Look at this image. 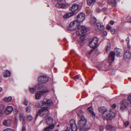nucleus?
Returning a JSON list of instances; mask_svg holds the SVG:
<instances>
[{
  "instance_id": "412c9836",
  "label": "nucleus",
  "mask_w": 131,
  "mask_h": 131,
  "mask_svg": "<svg viewBox=\"0 0 131 131\" xmlns=\"http://www.w3.org/2000/svg\"><path fill=\"white\" fill-rule=\"evenodd\" d=\"M122 51V50L119 49H116V55L118 57H120L122 56V54L121 53Z\"/></svg>"
},
{
  "instance_id": "ea45409f",
  "label": "nucleus",
  "mask_w": 131,
  "mask_h": 131,
  "mask_svg": "<svg viewBox=\"0 0 131 131\" xmlns=\"http://www.w3.org/2000/svg\"><path fill=\"white\" fill-rule=\"evenodd\" d=\"M88 111L89 112H93V110L92 107L91 106L88 108Z\"/></svg>"
},
{
  "instance_id": "72a5a7b5",
  "label": "nucleus",
  "mask_w": 131,
  "mask_h": 131,
  "mask_svg": "<svg viewBox=\"0 0 131 131\" xmlns=\"http://www.w3.org/2000/svg\"><path fill=\"white\" fill-rule=\"evenodd\" d=\"M126 41L127 43L128 48L129 49L130 48V46L129 44V37H127V38Z\"/></svg>"
},
{
  "instance_id": "bf43d9fd",
  "label": "nucleus",
  "mask_w": 131,
  "mask_h": 131,
  "mask_svg": "<svg viewBox=\"0 0 131 131\" xmlns=\"http://www.w3.org/2000/svg\"><path fill=\"white\" fill-rule=\"evenodd\" d=\"M92 113V114L94 116V117H95V114L93 112H91Z\"/></svg>"
},
{
  "instance_id": "de8ad7c7",
  "label": "nucleus",
  "mask_w": 131,
  "mask_h": 131,
  "mask_svg": "<svg viewBox=\"0 0 131 131\" xmlns=\"http://www.w3.org/2000/svg\"><path fill=\"white\" fill-rule=\"evenodd\" d=\"M93 49H91L90 51H88V53L89 54H90L91 53H92L93 51Z\"/></svg>"
},
{
  "instance_id": "dca6fc26",
  "label": "nucleus",
  "mask_w": 131,
  "mask_h": 131,
  "mask_svg": "<svg viewBox=\"0 0 131 131\" xmlns=\"http://www.w3.org/2000/svg\"><path fill=\"white\" fill-rule=\"evenodd\" d=\"M3 124L4 125L7 127L10 126L11 125V122L9 119L4 120L3 121Z\"/></svg>"
},
{
  "instance_id": "c85d7f7f",
  "label": "nucleus",
  "mask_w": 131,
  "mask_h": 131,
  "mask_svg": "<svg viewBox=\"0 0 131 131\" xmlns=\"http://www.w3.org/2000/svg\"><path fill=\"white\" fill-rule=\"evenodd\" d=\"M12 97L9 96L7 97L4 98L3 100L4 101L7 102H10L12 100Z\"/></svg>"
},
{
  "instance_id": "37998d69",
  "label": "nucleus",
  "mask_w": 131,
  "mask_h": 131,
  "mask_svg": "<svg viewBox=\"0 0 131 131\" xmlns=\"http://www.w3.org/2000/svg\"><path fill=\"white\" fill-rule=\"evenodd\" d=\"M129 123L128 121H126L124 123V125L125 127L127 126L129 124Z\"/></svg>"
},
{
  "instance_id": "79ce46f5",
  "label": "nucleus",
  "mask_w": 131,
  "mask_h": 131,
  "mask_svg": "<svg viewBox=\"0 0 131 131\" xmlns=\"http://www.w3.org/2000/svg\"><path fill=\"white\" fill-rule=\"evenodd\" d=\"M107 34V33L106 31H103L102 33V35L103 36H106Z\"/></svg>"
},
{
  "instance_id": "4d7b16f0",
  "label": "nucleus",
  "mask_w": 131,
  "mask_h": 131,
  "mask_svg": "<svg viewBox=\"0 0 131 131\" xmlns=\"http://www.w3.org/2000/svg\"><path fill=\"white\" fill-rule=\"evenodd\" d=\"M114 23V21H112L110 22V24L111 25H113Z\"/></svg>"
},
{
  "instance_id": "f8f14e48",
  "label": "nucleus",
  "mask_w": 131,
  "mask_h": 131,
  "mask_svg": "<svg viewBox=\"0 0 131 131\" xmlns=\"http://www.w3.org/2000/svg\"><path fill=\"white\" fill-rule=\"evenodd\" d=\"M124 57L125 59H129L131 57V52L129 50H127L125 53L124 55Z\"/></svg>"
},
{
  "instance_id": "9b49d317",
  "label": "nucleus",
  "mask_w": 131,
  "mask_h": 131,
  "mask_svg": "<svg viewBox=\"0 0 131 131\" xmlns=\"http://www.w3.org/2000/svg\"><path fill=\"white\" fill-rule=\"evenodd\" d=\"M115 54V52L113 51H111L110 52L108 57V59L109 60L114 61Z\"/></svg>"
},
{
  "instance_id": "09e8293b",
  "label": "nucleus",
  "mask_w": 131,
  "mask_h": 131,
  "mask_svg": "<svg viewBox=\"0 0 131 131\" xmlns=\"http://www.w3.org/2000/svg\"><path fill=\"white\" fill-rule=\"evenodd\" d=\"M70 130V128L68 127L67 128L64 130H62L61 131H69Z\"/></svg>"
},
{
  "instance_id": "2eb2a0df",
  "label": "nucleus",
  "mask_w": 131,
  "mask_h": 131,
  "mask_svg": "<svg viewBox=\"0 0 131 131\" xmlns=\"http://www.w3.org/2000/svg\"><path fill=\"white\" fill-rule=\"evenodd\" d=\"M99 112L103 114L105 113L107 111V109L105 107H99Z\"/></svg>"
},
{
  "instance_id": "bb28decb",
  "label": "nucleus",
  "mask_w": 131,
  "mask_h": 131,
  "mask_svg": "<svg viewBox=\"0 0 131 131\" xmlns=\"http://www.w3.org/2000/svg\"><path fill=\"white\" fill-rule=\"evenodd\" d=\"M43 86L39 84H38L35 86V88L36 90H41Z\"/></svg>"
},
{
  "instance_id": "c756f323",
  "label": "nucleus",
  "mask_w": 131,
  "mask_h": 131,
  "mask_svg": "<svg viewBox=\"0 0 131 131\" xmlns=\"http://www.w3.org/2000/svg\"><path fill=\"white\" fill-rule=\"evenodd\" d=\"M126 105L124 103H122L121 106V109L122 110L126 109Z\"/></svg>"
},
{
  "instance_id": "9d476101",
  "label": "nucleus",
  "mask_w": 131,
  "mask_h": 131,
  "mask_svg": "<svg viewBox=\"0 0 131 131\" xmlns=\"http://www.w3.org/2000/svg\"><path fill=\"white\" fill-rule=\"evenodd\" d=\"M42 90L39 91L41 95H43L45 94L48 93L50 91V90L48 88L46 87L43 86Z\"/></svg>"
},
{
  "instance_id": "2f4dec72",
  "label": "nucleus",
  "mask_w": 131,
  "mask_h": 131,
  "mask_svg": "<svg viewBox=\"0 0 131 131\" xmlns=\"http://www.w3.org/2000/svg\"><path fill=\"white\" fill-rule=\"evenodd\" d=\"M92 40L93 41V42L97 44L99 41V39L97 37H95Z\"/></svg>"
},
{
  "instance_id": "c03bdc74",
  "label": "nucleus",
  "mask_w": 131,
  "mask_h": 131,
  "mask_svg": "<svg viewBox=\"0 0 131 131\" xmlns=\"http://www.w3.org/2000/svg\"><path fill=\"white\" fill-rule=\"evenodd\" d=\"M128 100L131 104V95L129 96L128 97Z\"/></svg>"
},
{
  "instance_id": "393cba45",
  "label": "nucleus",
  "mask_w": 131,
  "mask_h": 131,
  "mask_svg": "<svg viewBox=\"0 0 131 131\" xmlns=\"http://www.w3.org/2000/svg\"><path fill=\"white\" fill-rule=\"evenodd\" d=\"M96 1V0H87V2L88 5H91L92 4H94Z\"/></svg>"
},
{
  "instance_id": "f257e3e1",
  "label": "nucleus",
  "mask_w": 131,
  "mask_h": 131,
  "mask_svg": "<svg viewBox=\"0 0 131 131\" xmlns=\"http://www.w3.org/2000/svg\"><path fill=\"white\" fill-rule=\"evenodd\" d=\"M42 105L41 106L42 107L40 110L37 113L36 118L39 115L43 118H45L50 113V111L47 107H42V106L47 105L49 106H52L53 105V103L52 101L50 99H46L42 101Z\"/></svg>"
},
{
  "instance_id": "e433bc0d",
  "label": "nucleus",
  "mask_w": 131,
  "mask_h": 131,
  "mask_svg": "<svg viewBox=\"0 0 131 131\" xmlns=\"http://www.w3.org/2000/svg\"><path fill=\"white\" fill-rule=\"evenodd\" d=\"M92 22L93 23V24L95 25H96V22L97 21V20L96 18L94 17H93L92 18Z\"/></svg>"
},
{
  "instance_id": "49530a36",
  "label": "nucleus",
  "mask_w": 131,
  "mask_h": 131,
  "mask_svg": "<svg viewBox=\"0 0 131 131\" xmlns=\"http://www.w3.org/2000/svg\"><path fill=\"white\" fill-rule=\"evenodd\" d=\"M26 130L25 127L23 126L22 127V131H25Z\"/></svg>"
},
{
  "instance_id": "4be33fe9",
  "label": "nucleus",
  "mask_w": 131,
  "mask_h": 131,
  "mask_svg": "<svg viewBox=\"0 0 131 131\" xmlns=\"http://www.w3.org/2000/svg\"><path fill=\"white\" fill-rule=\"evenodd\" d=\"M97 28L100 30H103L104 29V27L103 25H101L99 23H97L96 24Z\"/></svg>"
},
{
  "instance_id": "052dcab7",
  "label": "nucleus",
  "mask_w": 131,
  "mask_h": 131,
  "mask_svg": "<svg viewBox=\"0 0 131 131\" xmlns=\"http://www.w3.org/2000/svg\"><path fill=\"white\" fill-rule=\"evenodd\" d=\"M107 8H104L102 9V10H105Z\"/></svg>"
},
{
  "instance_id": "6e6d98bb",
  "label": "nucleus",
  "mask_w": 131,
  "mask_h": 131,
  "mask_svg": "<svg viewBox=\"0 0 131 131\" xmlns=\"http://www.w3.org/2000/svg\"><path fill=\"white\" fill-rule=\"evenodd\" d=\"M110 47L109 46H107L106 48V51H108Z\"/></svg>"
},
{
  "instance_id": "58836bf2",
  "label": "nucleus",
  "mask_w": 131,
  "mask_h": 131,
  "mask_svg": "<svg viewBox=\"0 0 131 131\" xmlns=\"http://www.w3.org/2000/svg\"><path fill=\"white\" fill-rule=\"evenodd\" d=\"M3 131H15L12 128H7L3 130Z\"/></svg>"
},
{
  "instance_id": "a18cd8bd",
  "label": "nucleus",
  "mask_w": 131,
  "mask_h": 131,
  "mask_svg": "<svg viewBox=\"0 0 131 131\" xmlns=\"http://www.w3.org/2000/svg\"><path fill=\"white\" fill-rule=\"evenodd\" d=\"M25 105H27L28 104V102L26 100H25L24 102Z\"/></svg>"
},
{
  "instance_id": "e2e57ef3",
  "label": "nucleus",
  "mask_w": 131,
  "mask_h": 131,
  "mask_svg": "<svg viewBox=\"0 0 131 131\" xmlns=\"http://www.w3.org/2000/svg\"><path fill=\"white\" fill-rule=\"evenodd\" d=\"M2 90V88L0 87V92H1Z\"/></svg>"
},
{
  "instance_id": "0e129e2a",
  "label": "nucleus",
  "mask_w": 131,
  "mask_h": 131,
  "mask_svg": "<svg viewBox=\"0 0 131 131\" xmlns=\"http://www.w3.org/2000/svg\"><path fill=\"white\" fill-rule=\"evenodd\" d=\"M99 5L100 6H102V4H101L99 3Z\"/></svg>"
},
{
  "instance_id": "864d4df0",
  "label": "nucleus",
  "mask_w": 131,
  "mask_h": 131,
  "mask_svg": "<svg viewBox=\"0 0 131 131\" xmlns=\"http://www.w3.org/2000/svg\"><path fill=\"white\" fill-rule=\"evenodd\" d=\"M79 78H80V75H77L75 76L74 78V79H75V78L78 79Z\"/></svg>"
},
{
  "instance_id": "f03ea898",
  "label": "nucleus",
  "mask_w": 131,
  "mask_h": 131,
  "mask_svg": "<svg viewBox=\"0 0 131 131\" xmlns=\"http://www.w3.org/2000/svg\"><path fill=\"white\" fill-rule=\"evenodd\" d=\"M85 17V14L81 12L77 16V19L71 22L69 26L68 27L69 30H73L75 29L77 25H79L80 23H82L84 20Z\"/></svg>"
},
{
  "instance_id": "cd10ccee",
  "label": "nucleus",
  "mask_w": 131,
  "mask_h": 131,
  "mask_svg": "<svg viewBox=\"0 0 131 131\" xmlns=\"http://www.w3.org/2000/svg\"><path fill=\"white\" fill-rule=\"evenodd\" d=\"M41 94L39 92L37 93H36L35 94V98L36 100H39L41 98Z\"/></svg>"
},
{
  "instance_id": "39448f33",
  "label": "nucleus",
  "mask_w": 131,
  "mask_h": 131,
  "mask_svg": "<svg viewBox=\"0 0 131 131\" xmlns=\"http://www.w3.org/2000/svg\"><path fill=\"white\" fill-rule=\"evenodd\" d=\"M102 116L104 119H110L114 117L115 114L113 112L107 111L105 113L103 114Z\"/></svg>"
},
{
  "instance_id": "7ed1b4c3",
  "label": "nucleus",
  "mask_w": 131,
  "mask_h": 131,
  "mask_svg": "<svg viewBox=\"0 0 131 131\" xmlns=\"http://www.w3.org/2000/svg\"><path fill=\"white\" fill-rule=\"evenodd\" d=\"M87 120L84 117H83L79 120L78 122L79 128L80 131H87L90 128V126L86 124Z\"/></svg>"
},
{
  "instance_id": "c9c22d12",
  "label": "nucleus",
  "mask_w": 131,
  "mask_h": 131,
  "mask_svg": "<svg viewBox=\"0 0 131 131\" xmlns=\"http://www.w3.org/2000/svg\"><path fill=\"white\" fill-rule=\"evenodd\" d=\"M19 116L20 118V119L21 120H22V119H25L26 118L25 116H24V115L23 114L21 113H20L19 114Z\"/></svg>"
},
{
  "instance_id": "774afa93",
  "label": "nucleus",
  "mask_w": 131,
  "mask_h": 131,
  "mask_svg": "<svg viewBox=\"0 0 131 131\" xmlns=\"http://www.w3.org/2000/svg\"><path fill=\"white\" fill-rule=\"evenodd\" d=\"M130 22L131 23V17H130Z\"/></svg>"
},
{
  "instance_id": "4c0bfd02",
  "label": "nucleus",
  "mask_w": 131,
  "mask_h": 131,
  "mask_svg": "<svg viewBox=\"0 0 131 131\" xmlns=\"http://www.w3.org/2000/svg\"><path fill=\"white\" fill-rule=\"evenodd\" d=\"M36 90L34 88H29V90L30 92L32 93H34V92L35 90Z\"/></svg>"
},
{
  "instance_id": "473e14b6",
  "label": "nucleus",
  "mask_w": 131,
  "mask_h": 131,
  "mask_svg": "<svg viewBox=\"0 0 131 131\" xmlns=\"http://www.w3.org/2000/svg\"><path fill=\"white\" fill-rule=\"evenodd\" d=\"M32 119V117L30 115H29L27 116V119L28 121H31Z\"/></svg>"
},
{
  "instance_id": "6ab92c4d",
  "label": "nucleus",
  "mask_w": 131,
  "mask_h": 131,
  "mask_svg": "<svg viewBox=\"0 0 131 131\" xmlns=\"http://www.w3.org/2000/svg\"><path fill=\"white\" fill-rule=\"evenodd\" d=\"M106 127L107 130L110 131H114L115 130V127L110 125L108 124L106 125Z\"/></svg>"
},
{
  "instance_id": "0eeeda50",
  "label": "nucleus",
  "mask_w": 131,
  "mask_h": 131,
  "mask_svg": "<svg viewBox=\"0 0 131 131\" xmlns=\"http://www.w3.org/2000/svg\"><path fill=\"white\" fill-rule=\"evenodd\" d=\"M70 124L72 131H77V127L75 121L73 119H72L70 121Z\"/></svg>"
},
{
  "instance_id": "b1692460",
  "label": "nucleus",
  "mask_w": 131,
  "mask_h": 131,
  "mask_svg": "<svg viewBox=\"0 0 131 131\" xmlns=\"http://www.w3.org/2000/svg\"><path fill=\"white\" fill-rule=\"evenodd\" d=\"M78 116L81 119L83 117H84L83 116V112L82 110H80L77 112Z\"/></svg>"
},
{
  "instance_id": "4468645a",
  "label": "nucleus",
  "mask_w": 131,
  "mask_h": 131,
  "mask_svg": "<svg viewBox=\"0 0 131 131\" xmlns=\"http://www.w3.org/2000/svg\"><path fill=\"white\" fill-rule=\"evenodd\" d=\"M13 110V107L10 106H8L6 109L5 113L7 114H9L12 112Z\"/></svg>"
},
{
  "instance_id": "603ef678",
  "label": "nucleus",
  "mask_w": 131,
  "mask_h": 131,
  "mask_svg": "<svg viewBox=\"0 0 131 131\" xmlns=\"http://www.w3.org/2000/svg\"><path fill=\"white\" fill-rule=\"evenodd\" d=\"M111 27L110 25L107 26V29L108 30H110L111 29Z\"/></svg>"
},
{
  "instance_id": "8fccbe9b",
  "label": "nucleus",
  "mask_w": 131,
  "mask_h": 131,
  "mask_svg": "<svg viewBox=\"0 0 131 131\" xmlns=\"http://www.w3.org/2000/svg\"><path fill=\"white\" fill-rule=\"evenodd\" d=\"M111 32L112 34H114L115 32V29H112L111 30Z\"/></svg>"
},
{
  "instance_id": "f704fd0d",
  "label": "nucleus",
  "mask_w": 131,
  "mask_h": 131,
  "mask_svg": "<svg viewBox=\"0 0 131 131\" xmlns=\"http://www.w3.org/2000/svg\"><path fill=\"white\" fill-rule=\"evenodd\" d=\"M4 104H1L0 105V113H1L2 111L4 108Z\"/></svg>"
},
{
  "instance_id": "a878e982",
  "label": "nucleus",
  "mask_w": 131,
  "mask_h": 131,
  "mask_svg": "<svg viewBox=\"0 0 131 131\" xmlns=\"http://www.w3.org/2000/svg\"><path fill=\"white\" fill-rule=\"evenodd\" d=\"M54 127V125L53 124L51 126H48L45 129V131H51L49 130L50 129H53Z\"/></svg>"
},
{
  "instance_id": "3c124183",
  "label": "nucleus",
  "mask_w": 131,
  "mask_h": 131,
  "mask_svg": "<svg viewBox=\"0 0 131 131\" xmlns=\"http://www.w3.org/2000/svg\"><path fill=\"white\" fill-rule=\"evenodd\" d=\"M116 105L115 104H114L112 106V107L113 108H115L116 107Z\"/></svg>"
},
{
  "instance_id": "1a4fd4ad",
  "label": "nucleus",
  "mask_w": 131,
  "mask_h": 131,
  "mask_svg": "<svg viewBox=\"0 0 131 131\" xmlns=\"http://www.w3.org/2000/svg\"><path fill=\"white\" fill-rule=\"evenodd\" d=\"M80 8V6L77 4H74L70 7L69 9L72 12L78 11Z\"/></svg>"
},
{
  "instance_id": "a211bd4d",
  "label": "nucleus",
  "mask_w": 131,
  "mask_h": 131,
  "mask_svg": "<svg viewBox=\"0 0 131 131\" xmlns=\"http://www.w3.org/2000/svg\"><path fill=\"white\" fill-rule=\"evenodd\" d=\"M89 46L91 48H95L97 46V44L93 42L92 40L89 44Z\"/></svg>"
},
{
  "instance_id": "ddd939ff",
  "label": "nucleus",
  "mask_w": 131,
  "mask_h": 131,
  "mask_svg": "<svg viewBox=\"0 0 131 131\" xmlns=\"http://www.w3.org/2000/svg\"><path fill=\"white\" fill-rule=\"evenodd\" d=\"M53 118L49 116L46 119V122L47 124L49 125V126H51L53 122Z\"/></svg>"
},
{
  "instance_id": "13d9d810",
  "label": "nucleus",
  "mask_w": 131,
  "mask_h": 131,
  "mask_svg": "<svg viewBox=\"0 0 131 131\" xmlns=\"http://www.w3.org/2000/svg\"><path fill=\"white\" fill-rule=\"evenodd\" d=\"M17 119L15 118V123L16 124H17Z\"/></svg>"
},
{
  "instance_id": "69168bd1",
  "label": "nucleus",
  "mask_w": 131,
  "mask_h": 131,
  "mask_svg": "<svg viewBox=\"0 0 131 131\" xmlns=\"http://www.w3.org/2000/svg\"><path fill=\"white\" fill-rule=\"evenodd\" d=\"M58 2H61L63 0H57Z\"/></svg>"
},
{
  "instance_id": "a19ab883",
  "label": "nucleus",
  "mask_w": 131,
  "mask_h": 131,
  "mask_svg": "<svg viewBox=\"0 0 131 131\" xmlns=\"http://www.w3.org/2000/svg\"><path fill=\"white\" fill-rule=\"evenodd\" d=\"M104 129V127L103 125H101L99 127V130L100 131H103Z\"/></svg>"
},
{
  "instance_id": "423d86ee",
  "label": "nucleus",
  "mask_w": 131,
  "mask_h": 131,
  "mask_svg": "<svg viewBox=\"0 0 131 131\" xmlns=\"http://www.w3.org/2000/svg\"><path fill=\"white\" fill-rule=\"evenodd\" d=\"M38 82L40 83H46L48 81L49 78L47 76L42 75L38 77Z\"/></svg>"
},
{
  "instance_id": "5701e85b",
  "label": "nucleus",
  "mask_w": 131,
  "mask_h": 131,
  "mask_svg": "<svg viewBox=\"0 0 131 131\" xmlns=\"http://www.w3.org/2000/svg\"><path fill=\"white\" fill-rule=\"evenodd\" d=\"M11 75V72L7 70L5 71L4 76L5 77H9Z\"/></svg>"
},
{
  "instance_id": "6e6552de",
  "label": "nucleus",
  "mask_w": 131,
  "mask_h": 131,
  "mask_svg": "<svg viewBox=\"0 0 131 131\" xmlns=\"http://www.w3.org/2000/svg\"><path fill=\"white\" fill-rule=\"evenodd\" d=\"M70 5V4L68 3L62 4L58 3L56 4V6L57 7L62 8H66L69 6Z\"/></svg>"
},
{
  "instance_id": "338daca9",
  "label": "nucleus",
  "mask_w": 131,
  "mask_h": 131,
  "mask_svg": "<svg viewBox=\"0 0 131 131\" xmlns=\"http://www.w3.org/2000/svg\"><path fill=\"white\" fill-rule=\"evenodd\" d=\"M98 69H99V70H101V69H100V68L99 67H98Z\"/></svg>"
},
{
  "instance_id": "f3484780",
  "label": "nucleus",
  "mask_w": 131,
  "mask_h": 131,
  "mask_svg": "<svg viewBox=\"0 0 131 131\" xmlns=\"http://www.w3.org/2000/svg\"><path fill=\"white\" fill-rule=\"evenodd\" d=\"M107 3L114 6H115L117 4L116 0H107Z\"/></svg>"
},
{
  "instance_id": "7c9ffc66",
  "label": "nucleus",
  "mask_w": 131,
  "mask_h": 131,
  "mask_svg": "<svg viewBox=\"0 0 131 131\" xmlns=\"http://www.w3.org/2000/svg\"><path fill=\"white\" fill-rule=\"evenodd\" d=\"M31 107L30 105H28L25 109L26 111L27 112H29L31 110Z\"/></svg>"
},
{
  "instance_id": "680f3d73",
  "label": "nucleus",
  "mask_w": 131,
  "mask_h": 131,
  "mask_svg": "<svg viewBox=\"0 0 131 131\" xmlns=\"http://www.w3.org/2000/svg\"><path fill=\"white\" fill-rule=\"evenodd\" d=\"M129 114L130 115H131V110L129 111Z\"/></svg>"
},
{
  "instance_id": "20e7f679",
  "label": "nucleus",
  "mask_w": 131,
  "mask_h": 131,
  "mask_svg": "<svg viewBox=\"0 0 131 131\" xmlns=\"http://www.w3.org/2000/svg\"><path fill=\"white\" fill-rule=\"evenodd\" d=\"M78 29V31L76 32V34L78 36L81 35L83 34L86 32L87 31V28L83 26H80L79 25H77V27Z\"/></svg>"
},
{
  "instance_id": "aec40b11",
  "label": "nucleus",
  "mask_w": 131,
  "mask_h": 131,
  "mask_svg": "<svg viewBox=\"0 0 131 131\" xmlns=\"http://www.w3.org/2000/svg\"><path fill=\"white\" fill-rule=\"evenodd\" d=\"M73 15L74 13L73 12L64 15L63 18L65 19H67L73 16Z\"/></svg>"
},
{
  "instance_id": "5fc2aeb1",
  "label": "nucleus",
  "mask_w": 131,
  "mask_h": 131,
  "mask_svg": "<svg viewBox=\"0 0 131 131\" xmlns=\"http://www.w3.org/2000/svg\"><path fill=\"white\" fill-rule=\"evenodd\" d=\"M22 120H23L22 124L23 125L25 123L26 118H25L24 119H23Z\"/></svg>"
}]
</instances>
